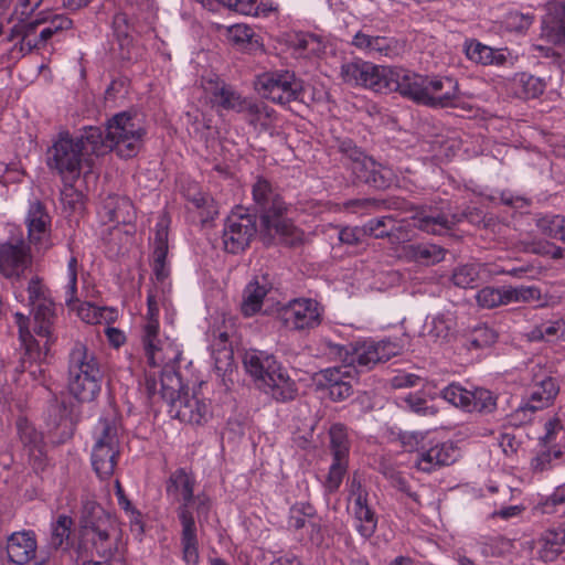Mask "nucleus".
<instances>
[{
    "instance_id": "obj_19",
    "label": "nucleus",
    "mask_w": 565,
    "mask_h": 565,
    "mask_svg": "<svg viewBox=\"0 0 565 565\" xmlns=\"http://www.w3.org/2000/svg\"><path fill=\"white\" fill-rule=\"evenodd\" d=\"M202 87L205 94L210 96L212 104L225 110L243 114L249 100V98L242 96L217 76L203 78Z\"/></svg>"
},
{
    "instance_id": "obj_25",
    "label": "nucleus",
    "mask_w": 565,
    "mask_h": 565,
    "mask_svg": "<svg viewBox=\"0 0 565 565\" xmlns=\"http://www.w3.org/2000/svg\"><path fill=\"white\" fill-rule=\"evenodd\" d=\"M104 222H114L116 224H129L136 217L132 202L120 195H108L99 211Z\"/></svg>"
},
{
    "instance_id": "obj_40",
    "label": "nucleus",
    "mask_w": 565,
    "mask_h": 565,
    "mask_svg": "<svg viewBox=\"0 0 565 565\" xmlns=\"http://www.w3.org/2000/svg\"><path fill=\"white\" fill-rule=\"evenodd\" d=\"M41 26V36L46 38L47 41L57 32L71 28L72 21L63 14H47L39 13L35 18Z\"/></svg>"
},
{
    "instance_id": "obj_63",
    "label": "nucleus",
    "mask_w": 565,
    "mask_h": 565,
    "mask_svg": "<svg viewBox=\"0 0 565 565\" xmlns=\"http://www.w3.org/2000/svg\"><path fill=\"white\" fill-rule=\"evenodd\" d=\"M405 402L408 407L417 414L435 415L437 413V409L434 406H428L426 401L417 395H408L405 398Z\"/></svg>"
},
{
    "instance_id": "obj_27",
    "label": "nucleus",
    "mask_w": 565,
    "mask_h": 565,
    "mask_svg": "<svg viewBox=\"0 0 565 565\" xmlns=\"http://www.w3.org/2000/svg\"><path fill=\"white\" fill-rule=\"evenodd\" d=\"M558 393V387L555 381L546 377L536 384L530 395V398L518 407L516 415L525 414L527 412L535 413L539 409L548 407Z\"/></svg>"
},
{
    "instance_id": "obj_4",
    "label": "nucleus",
    "mask_w": 565,
    "mask_h": 565,
    "mask_svg": "<svg viewBox=\"0 0 565 565\" xmlns=\"http://www.w3.org/2000/svg\"><path fill=\"white\" fill-rule=\"evenodd\" d=\"M253 198L262 209V224L268 235L290 246L302 241L303 233L284 216L287 210L285 202L266 179H257L253 185Z\"/></svg>"
},
{
    "instance_id": "obj_10",
    "label": "nucleus",
    "mask_w": 565,
    "mask_h": 565,
    "mask_svg": "<svg viewBox=\"0 0 565 565\" xmlns=\"http://www.w3.org/2000/svg\"><path fill=\"white\" fill-rule=\"evenodd\" d=\"M145 134L136 117L127 113L117 114L107 122L104 136L105 153L114 150L121 158H132L139 152Z\"/></svg>"
},
{
    "instance_id": "obj_41",
    "label": "nucleus",
    "mask_w": 565,
    "mask_h": 565,
    "mask_svg": "<svg viewBox=\"0 0 565 565\" xmlns=\"http://www.w3.org/2000/svg\"><path fill=\"white\" fill-rule=\"evenodd\" d=\"M516 93L523 98H536L546 87L544 79L531 74L522 73L515 78Z\"/></svg>"
},
{
    "instance_id": "obj_64",
    "label": "nucleus",
    "mask_w": 565,
    "mask_h": 565,
    "mask_svg": "<svg viewBox=\"0 0 565 565\" xmlns=\"http://www.w3.org/2000/svg\"><path fill=\"white\" fill-rule=\"evenodd\" d=\"M422 382L420 376L413 373H399L392 377L391 385L394 388H407L419 385Z\"/></svg>"
},
{
    "instance_id": "obj_20",
    "label": "nucleus",
    "mask_w": 565,
    "mask_h": 565,
    "mask_svg": "<svg viewBox=\"0 0 565 565\" xmlns=\"http://www.w3.org/2000/svg\"><path fill=\"white\" fill-rule=\"evenodd\" d=\"M8 34V41L15 42L13 50L21 54L31 53L33 50H41L47 44V39L42 38L41 26L35 19H17Z\"/></svg>"
},
{
    "instance_id": "obj_28",
    "label": "nucleus",
    "mask_w": 565,
    "mask_h": 565,
    "mask_svg": "<svg viewBox=\"0 0 565 565\" xmlns=\"http://www.w3.org/2000/svg\"><path fill=\"white\" fill-rule=\"evenodd\" d=\"M402 257L424 266H433L444 260L446 250L430 243L406 244L402 246Z\"/></svg>"
},
{
    "instance_id": "obj_51",
    "label": "nucleus",
    "mask_w": 565,
    "mask_h": 565,
    "mask_svg": "<svg viewBox=\"0 0 565 565\" xmlns=\"http://www.w3.org/2000/svg\"><path fill=\"white\" fill-rule=\"evenodd\" d=\"M537 227L544 235L562 241V235L565 232V217L561 215L541 217L537 220Z\"/></svg>"
},
{
    "instance_id": "obj_13",
    "label": "nucleus",
    "mask_w": 565,
    "mask_h": 565,
    "mask_svg": "<svg viewBox=\"0 0 565 565\" xmlns=\"http://www.w3.org/2000/svg\"><path fill=\"white\" fill-rule=\"evenodd\" d=\"M77 268L78 262L75 256H72L67 264L66 270V302L71 310L75 311L76 315L86 323H111L117 317V310L111 307H97L92 302H79L76 298V285H77Z\"/></svg>"
},
{
    "instance_id": "obj_58",
    "label": "nucleus",
    "mask_w": 565,
    "mask_h": 565,
    "mask_svg": "<svg viewBox=\"0 0 565 565\" xmlns=\"http://www.w3.org/2000/svg\"><path fill=\"white\" fill-rule=\"evenodd\" d=\"M532 22V17L520 12H509L504 19L507 29L516 32L527 30L531 26Z\"/></svg>"
},
{
    "instance_id": "obj_54",
    "label": "nucleus",
    "mask_w": 565,
    "mask_h": 565,
    "mask_svg": "<svg viewBox=\"0 0 565 565\" xmlns=\"http://www.w3.org/2000/svg\"><path fill=\"white\" fill-rule=\"evenodd\" d=\"M471 409H468V412L490 413L495 408V398L490 391L484 388H477L471 391Z\"/></svg>"
},
{
    "instance_id": "obj_29",
    "label": "nucleus",
    "mask_w": 565,
    "mask_h": 565,
    "mask_svg": "<svg viewBox=\"0 0 565 565\" xmlns=\"http://www.w3.org/2000/svg\"><path fill=\"white\" fill-rule=\"evenodd\" d=\"M544 24L543 33L550 42H565V2L554 1L547 4Z\"/></svg>"
},
{
    "instance_id": "obj_59",
    "label": "nucleus",
    "mask_w": 565,
    "mask_h": 565,
    "mask_svg": "<svg viewBox=\"0 0 565 565\" xmlns=\"http://www.w3.org/2000/svg\"><path fill=\"white\" fill-rule=\"evenodd\" d=\"M348 372L342 371L341 367H329L319 373V383L329 390V385H338L344 382Z\"/></svg>"
},
{
    "instance_id": "obj_18",
    "label": "nucleus",
    "mask_w": 565,
    "mask_h": 565,
    "mask_svg": "<svg viewBox=\"0 0 565 565\" xmlns=\"http://www.w3.org/2000/svg\"><path fill=\"white\" fill-rule=\"evenodd\" d=\"M351 44L373 57L393 58L404 52V43L393 36L372 35L363 31L354 34Z\"/></svg>"
},
{
    "instance_id": "obj_21",
    "label": "nucleus",
    "mask_w": 565,
    "mask_h": 565,
    "mask_svg": "<svg viewBox=\"0 0 565 565\" xmlns=\"http://www.w3.org/2000/svg\"><path fill=\"white\" fill-rule=\"evenodd\" d=\"M25 224L30 244L34 245L39 250L47 249L51 246V216L44 204L38 200L30 204Z\"/></svg>"
},
{
    "instance_id": "obj_33",
    "label": "nucleus",
    "mask_w": 565,
    "mask_h": 565,
    "mask_svg": "<svg viewBox=\"0 0 565 565\" xmlns=\"http://www.w3.org/2000/svg\"><path fill=\"white\" fill-rule=\"evenodd\" d=\"M565 552V529H551L539 540V556L544 562H553Z\"/></svg>"
},
{
    "instance_id": "obj_30",
    "label": "nucleus",
    "mask_w": 565,
    "mask_h": 565,
    "mask_svg": "<svg viewBox=\"0 0 565 565\" xmlns=\"http://www.w3.org/2000/svg\"><path fill=\"white\" fill-rule=\"evenodd\" d=\"M414 226L434 235L448 233L460 218L457 215H445L437 212L422 211L414 217Z\"/></svg>"
},
{
    "instance_id": "obj_14",
    "label": "nucleus",
    "mask_w": 565,
    "mask_h": 565,
    "mask_svg": "<svg viewBox=\"0 0 565 565\" xmlns=\"http://www.w3.org/2000/svg\"><path fill=\"white\" fill-rule=\"evenodd\" d=\"M323 309L313 299L299 298L289 301L278 311V318L289 330H308L321 323Z\"/></svg>"
},
{
    "instance_id": "obj_50",
    "label": "nucleus",
    "mask_w": 565,
    "mask_h": 565,
    "mask_svg": "<svg viewBox=\"0 0 565 565\" xmlns=\"http://www.w3.org/2000/svg\"><path fill=\"white\" fill-rule=\"evenodd\" d=\"M330 439L333 458L347 459L349 454V445L345 428L340 424L331 426Z\"/></svg>"
},
{
    "instance_id": "obj_22",
    "label": "nucleus",
    "mask_w": 565,
    "mask_h": 565,
    "mask_svg": "<svg viewBox=\"0 0 565 565\" xmlns=\"http://www.w3.org/2000/svg\"><path fill=\"white\" fill-rule=\"evenodd\" d=\"M38 541L35 533L23 530L12 533L7 540L8 559L18 565L31 562L36 554Z\"/></svg>"
},
{
    "instance_id": "obj_61",
    "label": "nucleus",
    "mask_w": 565,
    "mask_h": 565,
    "mask_svg": "<svg viewBox=\"0 0 565 565\" xmlns=\"http://www.w3.org/2000/svg\"><path fill=\"white\" fill-rule=\"evenodd\" d=\"M43 0H17L12 18L28 19L42 4Z\"/></svg>"
},
{
    "instance_id": "obj_34",
    "label": "nucleus",
    "mask_w": 565,
    "mask_h": 565,
    "mask_svg": "<svg viewBox=\"0 0 565 565\" xmlns=\"http://www.w3.org/2000/svg\"><path fill=\"white\" fill-rule=\"evenodd\" d=\"M119 446H94L92 450V465L99 478L106 479L113 476L117 466Z\"/></svg>"
},
{
    "instance_id": "obj_62",
    "label": "nucleus",
    "mask_w": 565,
    "mask_h": 565,
    "mask_svg": "<svg viewBox=\"0 0 565 565\" xmlns=\"http://www.w3.org/2000/svg\"><path fill=\"white\" fill-rule=\"evenodd\" d=\"M557 505H565V483L558 486L546 499V501L542 504V511L544 513L556 512Z\"/></svg>"
},
{
    "instance_id": "obj_53",
    "label": "nucleus",
    "mask_w": 565,
    "mask_h": 565,
    "mask_svg": "<svg viewBox=\"0 0 565 565\" xmlns=\"http://www.w3.org/2000/svg\"><path fill=\"white\" fill-rule=\"evenodd\" d=\"M348 461L347 459L333 458V462L329 469L324 487L328 492H334L339 489L344 475L347 473Z\"/></svg>"
},
{
    "instance_id": "obj_8",
    "label": "nucleus",
    "mask_w": 565,
    "mask_h": 565,
    "mask_svg": "<svg viewBox=\"0 0 565 565\" xmlns=\"http://www.w3.org/2000/svg\"><path fill=\"white\" fill-rule=\"evenodd\" d=\"M147 313L141 331V343L148 364L153 367L173 366L181 359V350L169 337L153 345L151 339L156 329V316H159V297L157 292L150 291L147 298Z\"/></svg>"
},
{
    "instance_id": "obj_49",
    "label": "nucleus",
    "mask_w": 565,
    "mask_h": 565,
    "mask_svg": "<svg viewBox=\"0 0 565 565\" xmlns=\"http://www.w3.org/2000/svg\"><path fill=\"white\" fill-rule=\"evenodd\" d=\"M561 330L558 320L534 327L527 334L531 341L559 342Z\"/></svg>"
},
{
    "instance_id": "obj_12",
    "label": "nucleus",
    "mask_w": 565,
    "mask_h": 565,
    "mask_svg": "<svg viewBox=\"0 0 565 565\" xmlns=\"http://www.w3.org/2000/svg\"><path fill=\"white\" fill-rule=\"evenodd\" d=\"M255 88L264 98L285 105L299 98L302 84L294 73L276 71L259 75Z\"/></svg>"
},
{
    "instance_id": "obj_57",
    "label": "nucleus",
    "mask_w": 565,
    "mask_h": 565,
    "mask_svg": "<svg viewBox=\"0 0 565 565\" xmlns=\"http://www.w3.org/2000/svg\"><path fill=\"white\" fill-rule=\"evenodd\" d=\"M483 545V552L492 556L504 555L509 553L513 547L512 542L509 539L502 536L490 537L487 542H484Z\"/></svg>"
},
{
    "instance_id": "obj_38",
    "label": "nucleus",
    "mask_w": 565,
    "mask_h": 565,
    "mask_svg": "<svg viewBox=\"0 0 565 565\" xmlns=\"http://www.w3.org/2000/svg\"><path fill=\"white\" fill-rule=\"evenodd\" d=\"M508 290V298L510 302H533L537 301L540 307H547L554 305V301H552V297L548 296H542L541 290L537 287L530 286V287H519V288H507Z\"/></svg>"
},
{
    "instance_id": "obj_32",
    "label": "nucleus",
    "mask_w": 565,
    "mask_h": 565,
    "mask_svg": "<svg viewBox=\"0 0 565 565\" xmlns=\"http://www.w3.org/2000/svg\"><path fill=\"white\" fill-rule=\"evenodd\" d=\"M246 121L257 131L265 132L270 129L276 121V113L273 108L263 102L254 99L248 100L244 110Z\"/></svg>"
},
{
    "instance_id": "obj_39",
    "label": "nucleus",
    "mask_w": 565,
    "mask_h": 565,
    "mask_svg": "<svg viewBox=\"0 0 565 565\" xmlns=\"http://www.w3.org/2000/svg\"><path fill=\"white\" fill-rule=\"evenodd\" d=\"M353 513L356 521V530L364 537H371L377 525L374 512L367 505V501L353 505Z\"/></svg>"
},
{
    "instance_id": "obj_37",
    "label": "nucleus",
    "mask_w": 565,
    "mask_h": 565,
    "mask_svg": "<svg viewBox=\"0 0 565 565\" xmlns=\"http://www.w3.org/2000/svg\"><path fill=\"white\" fill-rule=\"evenodd\" d=\"M34 316V332L42 337L51 334V327L54 321V303L52 300H42L32 307Z\"/></svg>"
},
{
    "instance_id": "obj_3",
    "label": "nucleus",
    "mask_w": 565,
    "mask_h": 565,
    "mask_svg": "<svg viewBox=\"0 0 565 565\" xmlns=\"http://www.w3.org/2000/svg\"><path fill=\"white\" fill-rule=\"evenodd\" d=\"M401 95L431 107H452L459 102V85L452 77H423L402 68Z\"/></svg>"
},
{
    "instance_id": "obj_52",
    "label": "nucleus",
    "mask_w": 565,
    "mask_h": 565,
    "mask_svg": "<svg viewBox=\"0 0 565 565\" xmlns=\"http://www.w3.org/2000/svg\"><path fill=\"white\" fill-rule=\"evenodd\" d=\"M73 524L72 518L65 514L57 518L56 522L52 525L51 544L54 547H60L68 541Z\"/></svg>"
},
{
    "instance_id": "obj_7",
    "label": "nucleus",
    "mask_w": 565,
    "mask_h": 565,
    "mask_svg": "<svg viewBox=\"0 0 565 565\" xmlns=\"http://www.w3.org/2000/svg\"><path fill=\"white\" fill-rule=\"evenodd\" d=\"M402 68L379 66L363 60L345 62L340 67L341 79L351 86H363L377 93L398 89Z\"/></svg>"
},
{
    "instance_id": "obj_45",
    "label": "nucleus",
    "mask_w": 565,
    "mask_h": 565,
    "mask_svg": "<svg viewBox=\"0 0 565 565\" xmlns=\"http://www.w3.org/2000/svg\"><path fill=\"white\" fill-rule=\"evenodd\" d=\"M425 337L431 342L448 341L451 335L452 321L445 317H435L426 323Z\"/></svg>"
},
{
    "instance_id": "obj_26",
    "label": "nucleus",
    "mask_w": 565,
    "mask_h": 565,
    "mask_svg": "<svg viewBox=\"0 0 565 565\" xmlns=\"http://www.w3.org/2000/svg\"><path fill=\"white\" fill-rule=\"evenodd\" d=\"M271 286L267 277H255L244 291L241 302V311L245 317H252L260 311L263 302Z\"/></svg>"
},
{
    "instance_id": "obj_55",
    "label": "nucleus",
    "mask_w": 565,
    "mask_h": 565,
    "mask_svg": "<svg viewBox=\"0 0 565 565\" xmlns=\"http://www.w3.org/2000/svg\"><path fill=\"white\" fill-rule=\"evenodd\" d=\"M18 429L22 443L29 447L30 455H34L35 450L41 454V434L23 420L18 423Z\"/></svg>"
},
{
    "instance_id": "obj_5",
    "label": "nucleus",
    "mask_w": 565,
    "mask_h": 565,
    "mask_svg": "<svg viewBox=\"0 0 565 565\" xmlns=\"http://www.w3.org/2000/svg\"><path fill=\"white\" fill-rule=\"evenodd\" d=\"M67 386L81 402H92L100 392L103 373L99 362L85 343L76 342L68 355Z\"/></svg>"
},
{
    "instance_id": "obj_11",
    "label": "nucleus",
    "mask_w": 565,
    "mask_h": 565,
    "mask_svg": "<svg viewBox=\"0 0 565 565\" xmlns=\"http://www.w3.org/2000/svg\"><path fill=\"white\" fill-rule=\"evenodd\" d=\"M113 520L102 507L94 502L84 505L81 518V535L83 540L90 541L97 554L103 557L111 556L113 546L109 542V532Z\"/></svg>"
},
{
    "instance_id": "obj_42",
    "label": "nucleus",
    "mask_w": 565,
    "mask_h": 565,
    "mask_svg": "<svg viewBox=\"0 0 565 565\" xmlns=\"http://www.w3.org/2000/svg\"><path fill=\"white\" fill-rule=\"evenodd\" d=\"M482 265L465 264L456 267L451 275V281L460 288H473L480 279Z\"/></svg>"
},
{
    "instance_id": "obj_9",
    "label": "nucleus",
    "mask_w": 565,
    "mask_h": 565,
    "mask_svg": "<svg viewBox=\"0 0 565 565\" xmlns=\"http://www.w3.org/2000/svg\"><path fill=\"white\" fill-rule=\"evenodd\" d=\"M329 354L340 359L348 365L371 369L399 354L402 347L392 341L362 342L344 348L331 341H323Z\"/></svg>"
},
{
    "instance_id": "obj_1",
    "label": "nucleus",
    "mask_w": 565,
    "mask_h": 565,
    "mask_svg": "<svg viewBox=\"0 0 565 565\" xmlns=\"http://www.w3.org/2000/svg\"><path fill=\"white\" fill-rule=\"evenodd\" d=\"M106 146L100 128L85 127L78 136L61 132L49 148L46 164L63 182L77 181L84 169L92 171L95 158L105 154Z\"/></svg>"
},
{
    "instance_id": "obj_43",
    "label": "nucleus",
    "mask_w": 565,
    "mask_h": 565,
    "mask_svg": "<svg viewBox=\"0 0 565 565\" xmlns=\"http://www.w3.org/2000/svg\"><path fill=\"white\" fill-rule=\"evenodd\" d=\"M63 183L64 186L61 192L63 209L71 214H81L85 206L83 193L75 188V181Z\"/></svg>"
},
{
    "instance_id": "obj_47",
    "label": "nucleus",
    "mask_w": 565,
    "mask_h": 565,
    "mask_svg": "<svg viewBox=\"0 0 565 565\" xmlns=\"http://www.w3.org/2000/svg\"><path fill=\"white\" fill-rule=\"evenodd\" d=\"M362 228L364 234L373 235L376 238H384L391 237L394 231H397L399 227L395 226V221L392 216H383L369 221Z\"/></svg>"
},
{
    "instance_id": "obj_44",
    "label": "nucleus",
    "mask_w": 565,
    "mask_h": 565,
    "mask_svg": "<svg viewBox=\"0 0 565 565\" xmlns=\"http://www.w3.org/2000/svg\"><path fill=\"white\" fill-rule=\"evenodd\" d=\"M508 290L507 288L484 287L476 295L477 303L487 309H492L498 306L508 305Z\"/></svg>"
},
{
    "instance_id": "obj_46",
    "label": "nucleus",
    "mask_w": 565,
    "mask_h": 565,
    "mask_svg": "<svg viewBox=\"0 0 565 565\" xmlns=\"http://www.w3.org/2000/svg\"><path fill=\"white\" fill-rule=\"evenodd\" d=\"M498 340V333L492 328L480 324L476 327L468 335V349H484L494 344Z\"/></svg>"
},
{
    "instance_id": "obj_16",
    "label": "nucleus",
    "mask_w": 565,
    "mask_h": 565,
    "mask_svg": "<svg viewBox=\"0 0 565 565\" xmlns=\"http://www.w3.org/2000/svg\"><path fill=\"white\" fill-rule=\"evenodd\" d=\"M257 232L255 217L243 211H233L226 218L223 230L224 248L232 254L243 252L249 246Z\"/></svg>"
},
{
    "instance_id": "obj_56",
    "label": "nucleus",
    "mask_w": 565,
    "mask_h": 565,
    "mask_svg": "<svg viewBox=\"0 0 565 565\" xmlns=\"http://www.w3.org/2000/svg\"><path fill=\"white\" fill-rule=\"evenodd\" d=\"M226 35L232 44L243 47L252 42L254 32L246 24H234L227 28Z\"/></svg>"
},
{
    "instance_id": "obj_48",
    "label": "nucleus",
    "mask_w": 565,
    "mask_h": 565,
    "mask_svg": "<svg viewBox=\"0 0 565 565\" xmlns=\"http://www.w3.org/2000/svg\"><path fill=\"white\" fill-rule=\"evenodd\" d=\"M441 396L445 401L455 405L456 407H460L467 412L468 409H471L470 397H472V393L471 391H468L460 385H448L443 390Z\"/></svg>"
},
{
    "instance_id": "obj_6",
    "label": "nucleus",
    "mask_w": 565,
    "mask_h": 565,
    "mask_svg": "<svg viewBox=\"0 0 565 565\" xmlns=\"http://www.w3.org/2000/svg\"><path fill=\"white\" fill-rule=\"evenodd\" d=\"M244 366L275 399L286 402L295 398L296 383L273 355L255 351L246 352Z\"/></svg>"
},
{
    "instance_id": "obj_60",
    "label": "nucleus",
    "mask_w": 565,
    "mask_h": 565,
    "mask_svg": "<svg viewBox=\"0 0 565 565\" xmlns=\"http://www.w3.org/2000/svg\"><path fill=\"white\" fill-rule=\"evenodd\" d=\"M313 515V508L309 504H297L292 507L290 514V525L295 529H301L306 525V518Z\"/></svg>"
},
{
    "instance_id": "obj_31",
    "label": "nucleus",
    "mask_w": 565,
    "mask_h": 565,
    "mask_svg": "<svg viewBox=\"0 0 565 565\" xmlns=\"http://www.w3.org/2000/svg\"><path fill=\"white\" fill-rule=\"evenodd\" d=\"M465 53L470 61L481 65H503L509 55L507 49H492L476 40L465 43Z\"/></svg>"
},
{
    "instance_id": "obj_24",
    "label": "nucleus",
    "mask_w": 565,
    "mask_h": 565,
    "mask_svg": "<svg viewBox=\"0 0 565 565\" xmlns=\"http://www.w3.org/2000/svg\"><path fill=\"white\" fill-rule=\"evenodd\" d=\"M458 451L451 443L436 444L429 449L418 452L416 467L424 471L430 472L443 466H449L456 461Z\"/></svg>"
},
{
    "instance_id": "obj_2",
    "label": "nucleus",
    "mask_w": 565,
    "mask_h": 565,
    "mask_svg": "<svg viewBox=\"0 0 565 565\" xmlns=\"http://www.w3.org/2000/svg\"><path fill=\"white\" fill-rule=\"evenodd\" d=\"M195 480L184 469L175 470L169 478L167 493L180 505L177 510L181 523L182 558L188 565H198L199 542L196 526L192 510L195 509L199 518L206 515L210 508V499L204 494L193 495Z\"/></svg>"
},
{
    "instance_id": "obj_17",
    "label": "nucleus",
    "mask_w": 565,
    "mask_h": 565,
    "mask_svg": "<svg viewBox=\"0 0 565 565\" xmlns=\"http://www.w3.org/2000/svg\"><path fill=\"white\" fill-rule=\"evenodd\" d=\"M170 414L183 423L202 425L210 417V407L198 395L180 391L175 397L172 395L170 398Z\"/></svg>"
},
{
    "instance_id": "obj_36",
    "label": "nucleus",
    "mask_w": 565,
    "mask_h": 565,
    "mask_svg": "<svg viewBox=\"0 0 565 565\" xmlns=\"http://www.w3.org/2000/svg\"><path fill=\"white\" fill-rule=\"evenodd\" d=\"M118 431L119 422L116 416L111 415L100 418L94 431V446L107 447L110 446V444L113 446H119Z\"/></svg>"
},
{
    "instance_id": "obj_23",
    "label": "nucleus",
    "mask_w": 565,
    "mask_h": 565,
    "mask_svg": "<svg viewBox=\"0 0 565 565\" xmlns=\"http://www.w3.org/2000/svg\"><path fill=\"white\" fill-rule=\"evenodd\" d=\"M31 257L23 243L0 244V271L7 276H20L30 265Z\"/></svg>"
},
{
    "instance_id": "obj_35",
    "label": "nucleus",
    "mask_w": 565,
    "mask_h": 565,
    "mask_svg": "<svg viewBox=\"0 0 565 565\" xmlns=\"http://www.w3.org/2000/svg\"><path fill=\"white\" fill-rule=\"evenodd\" d=\"M114 35L119 46L120 57L130 60L134 51V29L129 24L126 13L119 12L115 14L113 20Z\"/></svg>"
},
{
    "instance_id": "obj_15",
    "label": "nucleus",
    "mask_w": 565,
    "mask_h": 565,
    "mask_svg": "<svg viewBox=\"0 0 565 565\" xmlns=\"http://www.w3.org/2000/svg\"><path fill=\"white\" fill-rule=\"evenodd\" d=\"M348 167L360 182L376 189L388 188L393 182L392 170L375 162L355 147L345 149Z\"/></svg>"
}]
</instances>
